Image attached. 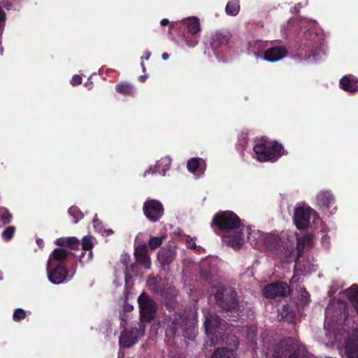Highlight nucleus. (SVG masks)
Instances as JSON below:
<instances>
[{"instance_id": "nucleus-55", "label": "nucleus", "mask_w": 358, "mask_h": 358, "mask_svg": "<svg viewBox=\"0 0 358 358\" xmlns=\"http://www.w3.org/2000/svg\"><path fill=\"white\" fill-rule=\"evenodd\" d=\"M108 232H109L110 234H113V231L111 229H110V230L108 231Z\"/></svg>"}, {"instance_id": "nucleus-10", "label": "nucleus", "mask_w": 358, "mask_h": 358, "mask_svg": "<svg viewBox=\"0 0 358 358\" xmlns=\"http://www.w3.org/2000/svg\"><path fill=\"white\" fill-rule=\"evenodd\" d=\"M145 216L152 222H158L164 213L163 204L156 199L146 200L143 206Z\"/></svg>"}, {"instance_id": "nucleus-48", "label": "nucleus", "mask_w": 358, "mask_h": 358, "mask_svg": "<svg viewBox=\"0 0 358 358\" xmlns=\"http://www.w3.org/2000/svg\"><path fill=\"white\" fill-rule=\"evenodd\" d=\"M298 278H296V275H293L292 278H291L290 280V283H295L296 282H298Z\"/></svg>"}, {"instance_id": "nucleus-32", "label": "nucleus", "mask_w": 358, "mask_h": 358, "mask_svg": "<svg viewBox=\"0 0 358 358\" xmlns=\"http://www.w3.org/2000/svg\"><path fill=\"white\" fill-rule=\"evenodd\" d=\"M281 315L283 319L291 322L294 320L295 313L292 310L289 309L287 306H284L281 310Z\"/></svg>"}, {"instance_id": "nucleus-37", "label": "nucleus", "mask_w": 358, "mask_h": 358, "mask_svg": "<svg viewBox=\"0 0 358 358\" xmlns=\"http://www.w3.org/2000/svg\"><path fill=\"white\" fill-rule=\"evenodd\" d=\"M87 257L85 258L86 252H82L80 255L79 256V262L80 263L83 265L85 263L89 262L92 259L93 257V253L91 250H88Z\"/></svg>"}, {"instance_id": "nucleus-53", "label": "nucleus", "mask_w": 358, "mask_h": 358, "mask_svg": "<svg viewBox=\"0 0 358 358\" xmlns=\"http://www.w3.org/2000/svg\"><path fill=\"white\" fill-rule=\"evenodd\" d=\"M328 238H329L328 236H327V235H326V236H324L322 237V241H324V239H328Z\"/></svg>"}, {"instance_id": "nucleus-5", "label": "nucleus", "mask_w": 358, "mask_h": 358, "mask_svg": "<svg viewBox=\"0 0 358 358\" xmlns=\"http://www.w3.org/2000/svg\"><path fill=\"white\" fill-rule=\"evenodd\" d=\"M241 226L240 217L234 212L226 210L216 213L212 220L211 227L215 232H220L238 229Z\"/></svg>"}, {"instance_id": "nucleus-13", "label": "nucleus", "mask_w": 358, "mask_h": 358, "mask_svg": "<svg viewBox=\"0 0 358 358\" xmlns=\"http://www.w3.org/2000/svg\"><path fill=\"white\" fill-rule=\"evenodd\" d=\"M312 210L310 207H299L296 208L294 222L298 229H304L309 226Z\"/></svg>"}, {"instance_id": "nucleus-18", "label": "nucleus", "mask_w": 358, "mask_h": 358, "mask_svg": "<svg viewBox=\"0 0 358 358\" xmlns=\"http://www.w3.org/2000/svg\"><path fill=\"white\" fill-rule=\"evenodd\" d=\"M140 330L132 329L131 330L124 329L122 331L119 339V344L121 348H130L138 341V334Z\"/></svg>"}, {"instance_id": "nucleus-6", "label": "nucleus", "mask_w": 358, "mask_h": 358, "mask_svg": "<svg viewBox=\"0 0 358 358\" xmlns=\"http://www.w3.org/2000/svg\"><path fill=\"white\" fill-rule=\"evenodd\" d=\"M253 150L259 162H275L285 153L284 148L280 143L273 141L271 145H267L264 138L261 143L253 147Z\"/></svg>"}, {"instance_id": "nucleus-45", "label": "nucleus", "mask_w": 358, "mask_h": 358, "mask_svg": "<svg viewBox=\"0 0 358 358\" xmlns=\"http://www.w3.org/2000/svg\"><path fill=\"white\" fill-rule=\"evenodd\" d=\"M150 55H151L150 52L147 50V51L144 52L143 56L141 57V59L142 60H143V59L148 60L150 57Z\"/></svg>"}, {"instance_id": "nucleus-44", "label": "nucleus", "mask_w": 358, "mask_h": 358, "mask_svg": "<svg viewBox=\"0 0 358 358\" xmlns=\"http://www.w3.org/2000/svg\"><path fill=\"white\" fill-rule=\"evenodd\" d=\"M129 261H130V257L129 255H126V256L122 257V259H121L122 264L125 265L126 266H127Z\"/></svg>"}, {"instance_id": "nucleus-33", "label": "nucleus", "mask_w": 358, "mask_h": 358, "mask_svg": "<svg viewBox=\"0 0 358 358\" xmlns=\"http://www.w3.org/2000/svg\"><path fill=\"white\" fill-rule=\"evenodd\" d=\"M81 245L83 250H91L93 248L92 237L90 236H84L82 239Z\"/></svg>"}, {"instance_id": "nucleus-24", "label": "nucleus", "mask_w": 358, "mask_h": 358, "mask_svg": "<svg viewBox=\"0 0 358 358\" xmlns=\"http://www.w3.org/2000/svg\"><path fill=\"white\" fill-rule=\"evenodd\" d=\"M55 243L60 247H68L70 249H78L80 245V241L76 237H67L57 238Z\"/></svg>"}, {"instance_id": "nucleus-56", "label": "nucleus", "mask_w": 358, "mask_h": 358, "mask_svg": "<svg viewBox=\"0 0 358 358\" xmlns=\"http://www.w3.org/2000/svg\"><path fill=\"white\" fill-rule=\"evenodd\" d=\"M128 358H134V357H128Z\"/></svg>"}, {"instance_id": "nucleus-46", "label": "nucleus", "mask_w": 358, "mask_h": 358, "mask_svg": "<svg viewBox=\"0 0 358 358\" xmlns=\"http://www.w3.org/2000/svg\"><path fill=\"white\" fill-rule=\"evenodd\" d=\"M133 310V306L130 305H125L122 309L123 311L127 313L131 312Z\"/></svg>"}, {"instance_id": "nucleus-31", "label": "nucleus", "mask_w": 358, "mask_h": 358, "mask_svg": "<svg viewBox=\"0 0 358 358\" xmlns=\"http://www.w3.org/2000/svg\"><path fill=\"white\" fill-rule=\"evenodd\" d=\"M164 236H153L148 241V245L151 250H155L159 248L163 242Z\"/></svg>"}, {"instance_id": "nucleus-42", "label": "nucleus", "mask_w": 358, "mask_h": 358, "mask_svg": "<svg viewBox=\"0 0 358 358\" xmlns=\"http://www.w3.org/2000/svg\"><path fill=\"white\" fill-rule=\"evenodd\" d=\"M5 18H6L5 12L3 10H0V33L3 30Z\"/></svg>"}, {"instance_id": "nucleus-3", "label": "nucleus", "mask_w": 358, "mask_h": 358, "mask_svg": "<svg viewBox=\"0 0 358 358\" xmlns=\"http://www.w3.org/2000/svg\"><path fill=\"white\" fill-rule=\"evenodd\" d=\"M195 324V319L189 313L184 311L180 313H175L170 320L167 331L176 334L179 330H181L184 337L192 339L194 337Z\"/></svg>"}, {"instance_id": "nucleus-15", "label": "nucleus", "mask_w": 358, "mask_h": 358, "mask_svg": "<svg viewBox=\"0 0 358 358\" xmlns=\"http://www.w3.org/2000/svg\"><path fill=\"white\" fill-rule=\"evenodd\" d=\"M176 248L171 245L161 248L157 253V259L161 266L165 268L169 266L176 257Z\"/></svg>"}, {"instance_id": "nucleus-23", "label": "nucleus", "mask_w": 358, "mask_h": 358, "mask_svg": "<svg viewBox=\"0 0 358 358\" xmlns=\"http://www.w3.org/2000/svg\"><path fill=\"white\" fill-rule=\"evenodd\" d=\"M313 234L312 233H306L303 236L297 238V253L300 255L306 247L311 248L313 245Z\"/></svg>"}, {"instance_id": "nucleus-51", "label": "nucleus", "mask_w": 358, "mask_h": 358, "mask_svg": "<svg viewBox=\"0 0 358 358\" xmlns=\"http://www.w3.org/2000/svg\"><path fill=\"white\" fill-rule=\"evenodd\" d=\"M141 68H142V70L143 72H145V66L143 63V62L142 61L141 63Z\"/></svg>"}, {"instance_id": "nucleus-29", "label": "nucleus", "mask_w": 358, "mask_h": 358, "mask_svg": "<svg viewBox=\"0 0 358 358\" xmlns=\"http://www.w3.org/2000/svg\"><path fill=\"white\" fill-rule=\"evenodd\" d=\"M70 252L65 249L63 248H55L51 253L50 257L49 259H54L58 262H62L66 259L68 257V255Z\"/></svg>"}, {"instance_id": "nucleus-36", "label": "nucleus", "mask_w": 358, "mask_h": 358, "mask_svg": "<svg viewBox=\"0 0 358 358\" xmlns=\"http://www.w3.org/2000/svg\"><path fill=\"white\" fill-rule=\"evenodd\" d=\"M14 233H15V227H12V226H9L3 230V231L2 233V237L4 240L9 241L13 238Z\"/></svg>"}, {"instance_id": "nucleus-47", "label": "nucleus", "mask_w": 358, "mask_h": 358, "mask_svg": "<svg viewBox=\"0 0 358 358\" xmlns=\"http://www.w3.org/2000/svg\"><path fill=\"white\" fill-rule=\"evenodd\" d=\"M160 24L162 26H166L169 24V21L168 19H163L161 20Z\"/></svg>"}, {"instance_id": "nucleus-39", "label": "nucleus", "mask_w": 358, "mask_h": 358, "mask_svg": "<svg viewBox=\"0 0 358 358\" xmlns=\"http://www.w3.org/2000/svg\"><path fill=\"white\" fill-rule=\"evenodd\" d=\"M138 273V266L136 262L133 263L129 267H127L125 275L127 276L129 273L136 275Z\"/></svg>"}, {"instance_id": "nucleus-14", "label": "nucleus", "mask_w": 358, "mask_h": 358, "mask_svg": "<svg viewBox=\"0 0 358 358\" xmlns=\"http://www.w3.org/2000/svg\"><path fill=\"white\" fill-rule=\"evenodd\" d=\"M222 241L233 249L238 250L244 243V235L241 231H228L222 235Z\"/></svg>"}, {"instance_id": "nucleus-25", "label": "nucleus", "mask_w": 358, "mask_h": 358, "mask_svg": "<svg viewBox=\"0 0 358 358\" xmlns=\"http://www.w3.org/2000/svg\"><path fill=\"white\" fill-rule=\"evenodd\" d=\"M115 91L124 96H134L135 88L129 83L121 82L115 85Z\"/></svg>"}, {"instance_id": "nucleus-27", "label": "nucleus", "mask_w": 358, "mask_h": 358, "mask_svg": "<svg viewBox=\"0 0 358 358\" xmlns=\"http://www.w3.org/2000/svg\"><path fill=\"white\" fill-rule=\"evenodd\" d=\"M211 358H236V356L232 350L227 348H218L213 352Z\"/></svg>"}, {"instance_id": "nucleus-34", "label": "nucleus", "mask_w": 358, "mask_h": 358, "mask_svg": "<svg viewBox=\"0 0 358 358\" xmlns=\"http://www.w3.org/2000/svg\"><path fill=\"white\" fill-rule=\"evenodd\" d=\"M26 317V312L22 308H17L15 310L13 315V320L15 322H20L24 320Z\"/></svg>"}, {"instance_id": "nucleus-7", "label": "nucleus", "mask_w": 358, "mask_h": 358, "mask_svg": "<svg viewBox=\"0 0 358 358\" xmlns=\"http://www.w3.org/2000/svg\"><path fill=\"white\" fill-rule=\"evenodd\" d=\"M204 316L203 326L205 332L210 340L211 343L215 344L222 337L224 331L222 320L217 315L210 312L205 313Z\"/></svg>"}, {"instance_id": "nucleus-22", "label": "nucleus", "mask_w": 358, "mask_h": 358, "mask_svg": "<svg viewBox=\"0 0 358 358\" xmlns=\"http://www.w3.org/2000/svg\"><path fill=\"white\" fill-rule=\"evenodd\" d=\"M317 203L322 210H327L334 204V198L329 192H321L317 195Z\"/></svg>"}, {"instance_id": "nucleus-2", "label": "nucleus", "mask_w": 358, "mask_h": 358, "mask_svg": "<svg viewBox=\"0 0 358 358\" xmlns=\"http://www.w3.org/2000/svg\"><path fill=\"white\" fill-rule=\"evenodd\" d=\"M217 305L225 311L229 320L236 321L238 317V299L236 291L230 287H224L217 291L215 295Z\"/></svg>"}, {"instance_id": "nucleus-49", "label": "nucleus", "mask_w": 358, "mask_h": 358, "mask_svg": "<svg viewBox=\"0 0 358 358\" xmlns=\"http://www.w3.org/2000/svg\"><path fill=\"white\" fill-rule=\"evenodd\" d=\"M169 57V55L167 52H164L162 55V58L164 60H166Z\"/></svg>"}, {"instance_id": "nucleus-11", "label": "nucleus", "mask_w": 358, "mask_h": 358, "mask_svg": "<svg viewBox=\"0 0 358 358\" xmlns=\"http://www.w3.org/2000/svg\"><path fill=\"white\" fill-rule=\"evenodd\" d=\"M50 265L51 259H49L47 266L48 280L55 285L63 283L69 276L66 266L62 264H57L51 268Z\"/></svg>"}, {"instance_id": "nucleus-40", "label": "nucleus", "mask_w": 358, "mask_h": 358, "mask_svg": "<svg viewBox=\"0 0 358 358\" xmlns=\"http://www.w3.org/2000/svg\"><path fill=\"white\" fill-rule=\"evenodd\" d=\"M128 318H129V316L126 312H124L123 310H121L120 312V319L123 322V323H121V324H120L121 327H124V325L127 324Z\"/></svg>"}, {"instance_id": "nucleus-54", "label": "nucleus", "mask_w": 358, "mask_h": 358, "mask_svg": "<svg viewBox=\"0 0 358 358\" xmlns=\"http://www.w3.org/2000/svg\"><path fill=\"white\" fill-rule=\"evenodd\" d=\"M39 242H42V240L39 239V240L37 241V243H38V245H39Z\"/></svg>"}, {"instance_id": "nucleus-30", "label": "nucleus", "mask_w": 358, "mask_h": 358, "mask_svg": "<svg viewBox=\"0 0 358 358\" xmlns=\"http://www.w3.org/2000/svg\"><path fill=\"white\" fill-rule=\"evenodd\" d=\"M69 213L74 218V223H77L83 217V214L80 210L76 206H71L68 210Z\"/></svg>"}, {"instance_id": "nucleus-17", "label": "nucleus", "mask_w": 358, "mask_h": 358, "mask_svg": "<svg viewBox=\"0 0 358 358\" xmlns=\"http://www.w3.org/2000/svg\"><path fill=\"white\" fill-rule=\"evenodd\" d=\"M134 255L136 262L143 266L145 268H150L151 259L148 251L146 243L139 244L134 248Z\"/></svg>"}, {"instance_id": "nucleus-38", "label": "nucleus", "mask_w": 358, "mask_h": 358, "mask_svg": "<svg viewBox=\"0 0 358 358\" xmlns=\"http://www.w3.org/2000/svg\"><path fill=\"white\" fill-rule=\"evenodd\" d=\"M306 45L308 48H310V50H309L310 53L308 55H306V57L310 58V57H313L315 58L316 56L318 55V54H319L318 52L320 51V49L317 46L312 45L310 43L308 45H307V44H306Z\"/></svg>"}, {"instance_id": "nucleus-50", "label": "nucleus", "mask_w": 358, "mask_h": 358, "mask_svg": "<svg viewBox=\"0 0 358 358\" xmlns=\"http://www.w3.org/2000/svg\"><path fill=\"white\" fill-rule=\"evenodd\" d=\"M147 78V76L145 75V76H141L139 78H138V80L139 81H141V83H144L145 81Z\"/></svg>"}, {"instance_id": "nucleus-4", "label": "nucleus", "mask_w": 358, "mask_h": 358, "mask_svg": "<svg viewBox=\"0 0 358 358\" xmlns=\"http://www.w3.org/2000/svg\"><path fill=\"white\" fill-rule=\"evenodd\" d=\"M178 26L179 36L182 37L186 45L194 47L199 43L201 32V25L198 17H192L180 21Z\"/></svg>"}, {"instance_id": "nucleus-9", "label": "nucleus", "mask_w": 358, "mask_h": 358, "mask_svg": "<svg viewBox=\"0 0 358 358\" xmlns=\"http://www.w3.org/2000/svg\"><path fill=\"white\" fill-rule=\"evenodd\" d=\"M291 289L289 285L282 281H278L266 285L263 290V296L269 299H274L277 297H285L290 295Z\"/></svg>"}, {"instance_id": "nucleus-41", "label": "nucleus", "mask_w": 358, "mask_h": 358, "mask_svg": "<svg viewBox=\"0 0 358 358\" xmlns=\"http://www.w3.org/2000/svg\"><path fill=\"white\" fill-rule=\"evenodd\" d=\"M82 83V78L79 75H74L71 80V85L73 86L78 85Z\"/></svg>"}, {"instance_id": "nucleus-52", "label": "nucleus", "mask_w": 358, "mask_h": 358, "mask_svg": "<svg viewBox=\"0 0 358 358\" xmlns=\"http://www.w3.org/2000/svg\"><path fill=\"white\" fill-rule=\"evenodd\" d=\"M117 358H124V352H122V353L119 352Z\"/></svg>"}, {"instance_id": "nucleus-35", "label": "nucleus", "mask_w": 358, "mask_h": 358, "mask_svg": "<svg viewBox=\"0 0 358 358\" xmlns=\"http://www.w3.org/2000/svg\"><path fill=\"white\" fill-rule=\"evenodd\" d=\"M300 292H301L300 303H301V304L306 306L310 301V294L305 287H301L300 289Z\"/></svg>"}, {"instance_id": "nucleus-1", "label": "nucleus", "mask_w": 358, "mask_h": 358, "mask_svg": "<svg viewBox=\"0 0 358 358\" xmlns=\"http://www.w3.org/2000/svg\"><path fill=\"white\" fill-rule=\"evenodd\" d=\"M355 317L349 314L348 305L343 300L331 301L325 310L324 325L341 326L345 334L344 349L348 358H358V324Z\"/></svg>"}, {"instance_id": "nucleus-8", "label": "nucleus", "mask_w": 358, "mask_h": 358, "mask_svg": "<svg viewBox=\"0 0 358 358\" xmlns=\"http://www.w3.org/2000/svg\"><path fill=\"white\" fill-rule=\"evenodd\" d=\"M142 322H149L154 319L157 310V304L148 294L142 293L138 298Z\"/></svg>"}, {"instance_id": "nucleus-43", "label": "nucleus", "mask_w": 358, "mask_h": 358, "mask_svg": "<svg viewBox=\"0 0 358 358\" xmlns=\"http://www.w3.org/2000/svg\"><path fill=\"white\" fill-rule=\"evenodd\" d=\"M186 246L187 248L194 250L196 247V244L192 238H189L186 241Z\"/></svg>"}, {"instance_id": "nucleus-20", "label": "nucleus", "mask_w": 358, "mask_h": 358, "mask_svg": "<svg viewBox=\"0 0 358 358\" xmlns=\"http://www.w3.org/2000/svg\"><path fill=\"white\" fill-rule=\"evenodd\" d=\"M171 167V159L169 157H162L161 159L157 162L154 168H150L146 170L143 173V177H146L150 173H159L162 176H165L166 172Z\"/></svg>"}, {"instance_id": "nucleus-16", "label": "nucleus", "mask_w": 358, "mask_h": 358, "mask_svg": "<svg viewBox=\"0 0 358 358\" xmlns=\"http://www.w3.org/2000/svg\"><path fill=\"white\" fill-rule=\"evenodd\" d=\"M287 50L283 45H273L264 52V59L269 62H276L287 55Z\"/></svg>"}, {"instance_id": "nucleus-28", "label": "nucleus", "mask_w": 358, "mask_h": 358, "mask_svg": "<svg viewBox=\"0 0 358 358\" xmlns=\"http://www.w3.org/2000/svg\"><path fill=\"white\" fill-rule=\"evenodd\" d=\"M240 11V3L238 0H230L226 5L225 12L228 15L236 16Z\"/></svg>"}, {"instance_id": "nucleus-21", "label": "nucleus", "mask_w": 358, "mask_h": 358, "mask_svg": "<svg viewBox=\"0 0 358 358\" xmlns=\"http://www.w3.org/2000/svg\"><path fill=\"white\" fill-rule=\"evenodd\" d=\"M341 88L350 93L358 92V79L351 76H344L339 82Z\"/></svg>"}, {"instance_id": "nucleus-26", "label": "nucleus", "mask_w": 358, "mask_h": 358, "mask_svg": "<svg viewBox=\"0 0 358 358\" xmlns=\"http://www.w3.org/2000/svg\"><path fill=\"white\" fill-rule=\"evenodd\" d=\"M204 162L201 158H191L188 160L187 167L192 173H201L203 171L202 164Z\"/></svg>"}, {"instance_id": "nucleus-12", "label": "nucleus", "mask_w": 358, "mask_h": 358, "mask_svg": "<svg viewBox=\"0 0 358 358\" xmlns=\"http://www.w3.org/2000/svg\"><path fill=\"white\" fill-rule=\"evenodd\" d=\"M231 38L229 31H216L210 36V47L215 52H221L227 47Z\"/></svg>"}, {"instance_id": "nucleus-19", "label": "nucleus", "mask_w": 358, "mask_h": 358, "mask_svg": "<svg viewBox=\"0 0 358 358\" xmlns=\"http://www.w3.org/2000/svg\"><path fill=\"white\" fill-rule=\"evenodd\" d=\"M266 247L275 255H280L285 250L284 243L281 238L276 235L269 234L264 238Z\"/></svg>"}]
</instances>
